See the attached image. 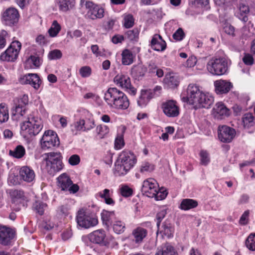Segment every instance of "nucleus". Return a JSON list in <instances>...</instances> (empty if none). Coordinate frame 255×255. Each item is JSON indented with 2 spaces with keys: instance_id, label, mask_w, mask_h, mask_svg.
Here are the masks:
<instances>
[{
  "instance_id": "f704fd0d",
  "label": "nucleus",
  "mask_w": 255,
  "mask_h": 255,
  "mask_svg": "<svg viewBox=\"0 0 255 255\" xmlns=\"http://www.w3.org/2000/svg\"><path fill=\"white\" fill-rule=\"evenodd\" d=\"M26 113L25 108L15 104L14 109L12 111V118L16 120H19Z\"/></svg>"
},
{
  "instance_id": "bb28decb",
  "label": "nucleus",
  "mask_w": 255,
  "mask_h": 255,
  "mask_svg": "<svg viewBox=\"0 0 255 255\" xmlns=\"http://www.w3.org/2000/svg\"><path fill=\"white\" fill-rule=\"evenodd\" d=\"M10 195L13 204H24V201L26 200V197L23 191L18 190H11L10 191Z\"/></svg>"
},
{
  "instance_id": "4d7b16f0",
  "label": "nucleus",
  "mask_w": 255,
  "mask_h": 255,
  "mask_svg": "<svg viewBox=\"0 0 255 255\" xmlns=\"http://www.w3.org/2000/svg\"><path fill=\"white\" fill-rule=\"evenodd\" d=\"M167 195V192L166 190L159 189L158 187V190L155 191V196H154L153 198H154L156 200H162L165 198Z\"/></svg>"
},
{
  "instance_id": "ea45409f",
  "label": "nucleus",
  "mask_w": 255,
  "mask_h": 255,
  "mask_svg": "<svg viewBox=\"0 0 255 255\" xmlns=\"http://www.w3.org/2000/svg\"><path fill=\"white\" fill-rule=\"evenodd\" d=\"M97 137L102 139L104 138L109 132V128L107 126L100 125L96 129Z\"/></svg>"
},
{
  "instance_id": "a211bd4d",
  "label": "nucleus",
  "mask_w": 255,
  "mask_h": 255,
  "mask_svg": "<svg viewBox=\"0 0 255 255\" xmlns=\"http://www.w3.org/2000/svg\"><path fill=\"white\" fill-rule=\"evenodd\" d=\"M250 12L249 6L246 1L240 0L237 6L236 15L240 20L244 22L248 20Z\"/></svg>"
},
{
  "instance_id": "f3484780",
  "label": "nucleus",
  "mask_w": 255,
  "mask_h": 255,
  "mask_svg": "<svg viewBox=\"0 0 255 255\" xmlns=\"http://www.w3.org/2000/svg\"><path fill=\"white\" fill-rule=\"evenodd\" d=\"M19 82L22 84H30L35 90L40 88L41 81L37 74L29 73L20 77Z\"/></svg>"
},
{
  "instance_id": "9b49d317",
  "label": "nucleus",
  "mask_w": 255,
  "mask_h": 255,
  "mask_svg": "<svg viewBox=\"0 0 255 255\" xmlns=\"http://www.w3.org/2000/svg\"><path fill=\"white\" fill-rule=\"evenodd\" d=\"M203 93L199 86L196 84H190L187 89V99L189 103L194 105L195 108H198Z\"/></svg>"
},
{
  "instance_id": "6ab92c4d",
  "label": "nucleus",
  "mask_w": 255,
  "mask_h": 255,
  "mask_svg": "<svg viewBox=\"0 0 255 255\" xmlns=\"http://www.w3.org/2000/svg\"><path fill=\"white\" fill-rule=\"evenodd\" d=\"M215 90L219 95L227 94L233 88V84L227 80H218L214 82Z\"/></svg>"
},
{
  "instance_id": "7c9ffc66",
  "label": "nucleus",
  "mask_w": 255,
  "mask_h": 255,
  "mask_svg": "<svg viewBox=\"0 0 255 255\" xmlns=\"http://www.w3.org/2000/svg\"><path fill=\"white\" fill-rule=\"evenodd\" d=\"M164 83L170 88L176 87L179 84L177 77L173 73L167 74L164 79Z\"/></svg>"
},
{
  "instance_id": "e433bc0d",
  "label": "nucleus",
  "mask_w": 255,
  "mask_h": 255,
  "mask_svg": "<svg viewBox=\"0 0 255 255\" xmlns=\"http://www.w3.org/2000/svg\"><path fill=\"white\" fill-rule=\"evenodd\" d=\"M122 62L123 65H129L133 62V56L132 52L128 50L125 49L122 53Z\"/></svg>"
},
{
  "instance_id": "20e7f679",
  "label": "nucleus",
  "mask_w": 255,
  "mask_h": 255,
  "mask_svg": "<svg viewBox=\"0 0 255 255\" xmlns=\"http://www.w3.org/2000/svg\"><path fill=\"white\" fill-rule=\"evenodd\" d=\"M45 169L49 174L54 176L63 168L62 156L60 152H49L44 154Z\"/></svg>"
},
{
  "instance_id": "a878e982",
  "label": "nucleus",
  "mask_w": 255,
  "mask_h": 255,
  "mask_svg": "<svg viewBox=\"0 0 255 255\" xmlns=\"http://www.w3.org/2000/svg\"><path fill=\"white\" fill-rule=\"evenodd\" d=\"M21 179L27 182H32L35 178V173L32 169L27 166H22L19 170Z\"/></svg>"
},
{
  "instance_id": "4c0bfd02",
  "label": "nucleus",
  "mask_w": 255,
  "mask_h": 255,
  "mask_svg": "<svg viewBox=\"0 0 255 255\" xmlns=\"http://www.w3.org/2000/svg\"><path fill=\"white\" fill-rule=\"evenodd\" d=\"M9 118L8 109L7 105L4 103L0 104V122H6Z\"/></svg>"
},
{
  "instance_id": "e2e57ef3",
  "label": "nucleus",
  "mask_w": 255,
  "mask_h": 255,
  "mask_svg": "<svg viewBox=\"0 0 255 255\" xmlns=\"http://www.w3.org/2000/svg\"><path fill=\"white\" fill-rule=\"evenodd\" d=\"M80 158L77 154L72 155L68 160L69 163L71 165H76L80 163Z\"/></svg>"
},
{
  "instance_id": "412c9836",
  "label": "nucleus",
  "mask_w": 255,
  "mask_h": 255,
  "mask_svg": "<svg viewBox=\"0 0 255 255\" xmlns=\"http://www.w3.org/2000/svg\"><path fill=\"white\" fill-rule=\"evenodd\" d=\"M13 230L5 226H0V244L8 245L14 238Z\"/></svg>"
},
{
  "instance_id": "aec40b11",
  "label": "nucleus",
  "mask_w": 255,
  "mask_h": 255,
  "mask_svg": "<svg viewBox=\"0 0 255 255\" xmlns=\"http://www.w3.org/2000/svg\"><path fill=\"white\" fill-rule=\"evenodd\" d=\"M106 237V233L102 229L96 230L89 235V239L91 242L102 246H108Z\"/></svg>"
},
{
  "instance_id": "a19ab883",
  "label": "nucleus",
  "mask_w": 255,
  "mask_h": 255,
  "mask_svg": "<svg viewBox=\"0 0 255 255\" xmlns=\"http://www.w3.org/2000/svg\"><path fill=\"white\" fill-rule=\"evenodd\" d=\"M244 127L249 128L254 124V117L251 113L245 114L242 118Z\"/></svg>"
},
{
  "instance_id": "0eeeda50",
  "label": "nucleus",
  "mask_w": 255,
  "mask_h": 255,
  "mask_svg": "<svg viewBox=\"0 0 255 255\" xmlns=\"http://www.w3.org/2000/svg\"><path fill=\"white\" fill-rule=\"evenodd\" d=\"M76 221L79 226L86 229L94 227L98 223L97 217L95 215L86 212L83 209L78 211Z\"/></svg>"
},
{
  "instance_id": "473e14b6",
  "label": "nucleus",
  "mask_w": 255,
  "mask_h": 255,
  "mask_svg": "<svg viewBox=\"0 0 255 255\" xmlns=\"http://www.w3.org/2000/svg\"><path fill=\"white\" fill-rule=\"evenodd\" d=\"M147 234V231L145 229L140 227L137 228L132 232L134 237L133 240L136 243H140L145 238Z\"/></svg>"
},
{
  "instance_id": "774afa93",
  "label": "nucleus",
  "mask_w": 255,
  "mask_h": 255,
  "mask_svg": "<svg viewBox=\"0 0 255 255\" xmlns=\"http://www.w3.org/2000/svg\"><path fill=\"white\" fill-rule=\"evenodd\" d=\"M166 214V211L165 209L161 210L160 212H159L156 215V219L157 220V226H158L161 220L164 218Z\"/></svg>"
},
{
  "instance_id": "72a5a7b5",
  "label": "nucleus",
  "mask_w": 255,
  "mask_h": 255,
  "mask_svg": "<svg viewBox=\"0 0 255 255\" xmlns=\"http://www.w3.org/2000/svg\"><path fill=\"white\" fill-rule=\"evenodd\" d=\"M198 205V202L195 200L184 199L181 201L180 208L183 210H188L196 208Z\"/></svg>"
},
{
  "instance_id": "603ef678",
  "label": "nucleus",
  "mask_w": 255,
  "mask_h": 255,
  "mask_svg": "<svg viewBox=\"0 0 255 255\" xmlns=\"http://www.w3.org/2000/svg\"><path fill=\"white\" fill-rule=\"evenodd\" d=\"M79 73L82 78L89 77L92 74V69L88 66H83L79 69Z\"/></svg>"
},
{
  "instance_id": "6e6d98bb",
  "label": "nucleus",
  "mask_w": 255,
  "mask_h": 255,
  "mask_svg": "<svg viewBox=\"0 0 255 255\" xmlns=\"http://www.w3.org/2000/svg\"><path fill=\"white\" fill-rule=\"evenodd\" d=\"M62 53L60 50L55 49L50 51L48 57L50 60L58 59L61 58Z\"/></svg>"
},
{
  "instance_id": "b1692460",
  "label": "nucleus",
  "mask_w": 255,
  "mask_h": 255,
  "mask_svg": "<svg viewBox=\"0 0 255 255\" xmlns=\"http://www.w3.org/2000/svg\"><path fill=\"white\" fill-rule=\"evenodd\" d=\"M154 94V92L150 89L142 90L137 100L138 105L141 108L145 107L153 98Z\"/></svg>"
},
{
  "instance_id": "6e6552de",
  "label": "nucleus",
  "mask_w": 255,
  "mask_h": 255,
  "mask_svg": "<svg viewBox=\"0 0 255 255\" xmlns=\"http://www.w3.org/2000/svg\"><path fill=\"white\" fill-rule=\"evenodd\" d=\"M21 47V43L18 41L12 42L7 49L0 55V60L7 62L14 61L18 57Z\"/></svg>"
},
{
  "instance_id": "5fc2aeb1",
  "label": "nucleus",
  "mask_w": 255,
  "mask_h": 255,
  "mask_svg": "<svg viewBox=\"0 0 255 255\" xmlns=\"http://www.w3.org/2000/svg\"><path fill=\"white\" fill-rule=\"evenodd\" d=\"M132 189L127 185H122L120 188V193L124 197H128L130 196L132 194Z\"/></svg>"
},
{
  "instance_id": "49530a36",
  "label": "nucleus",
  "mask_w": 255,
  "mask_h": 255,
  "mask_svg": "<svg viewBox=\"0 0 255 255\" xmlns=\"http://www.w3.org/2000/svg\"><path fill=\"white\" fill-rule=\"evenodd\" d=\"M246 247L251 251H255V233L251 234L246 241Z\"/></svg>"
},
{
  "instance_id": "f03ea898",
  "label": "nucleus",
  "mask_w": 255,
  "mask_h": 255,
  "mask_svg": "<svg viewBox=\"0 0 255 255\" xmlns=\"http://www.w3.org/2000/svg\"><path fill=\"white\" fill-rule=\"evenodd\" d=\"M136 158L133 152L124 150L119 155L115 163V174L118 176L126 174L136 163Z\"/></svg>"
},
{
  "instance_id": "69168bd1",
  "label": "nucleus",
  "mask_w": 255,
  "mask_h": 255,
  "mask_svg": "<svg viewBox=\"0 0 255 255\" xmlns=\"http://www.w3.org/2000/svg\"><path fill=\"white\" fill-rule=\"evenodd\" d=\"M224 31L228 34L235 36V28L234 27L229 24H227L224 27Z\"/></svg>"
},
{
  "instance_id": "7ed1b4c3",
  "label": "nucleus",
  "mask_w": 255,
  "mask_h": 255,
  "mask_svg": "<svg viewBox=\"0 0 255 255\" xmlns=\"http://www.w3.org/2000/svg\"><path fill=\"white\" fill-rule=\"evenodd\" d=\"M21 134L24 137H31L37 135L43 128L41 120L30 114L20 125Z\"/></svg>"
},
{
  "instance_id": "423d86ee",
  "label": "nucleus",
  "mask_w": 255,
  "mask_h": 255,
  "mask_svg": "<svg viewBox=\"0 0 255 255\" xmlns=\"http://www.w3.org/2000/svg\"><path fill=\"white\" fill-rule=\"evenodd\" d=\"M80 5L87 9L86 15L91 19L102 18L104 16V9L101 6L87 0H81Z\"/></svg>"
},
{
  "instance_id": "39448f33",
  "label": "nucleus",
  "mask_w": 255,
  "mask_h": 255,
  "mask_svg": "<svg viewBox=\"0 0 255 255\" xmlns=\"http://www.w3.org/2000/svg\"><path fill=\"white\" fill-rule=\"evenodd\" d=\"M207 68L213 75L221 76L226 73L228 70V61L223 57H215L208 62Z\"/></svg>"
},
{
  "instance_id": "5701e85b",
  "label": "nucleus",
  "mask_w": 255,
  "mask_h": 255,
  "mask_svg": "<svg viewBox=\"0 0 255 255\" xmlns=\"http://www.w3.org/2000/svg\"><path fill=\"white\" fill-rule=\"evenodd\" d=\"M157 227V234H159L162 237H165L168 238L173 237L174 229L169 221L166 220L162 223L161 227L159 225Z\"/></svg>"
},
{
  "instance_id": "4468645a",
  "label": "nucleus",
  "mask_w": 255,
  "mask_h": 255,
  "mask_svg": "<svg viewBox=\"0 0 255 255\" xmlns=\"http://www.w3.org/2000/svg\"><path fill=\"white\" fill-rule=\"evenodd\" d=\"M236 131L233 128L226 126L219 127L218 137L223 142H230L234 137Z\"/></svg>"
},
{
  "instance_id": "09e8293b",
  "label": "nucleus",
  "mask_w": 255,
  "mask_h": 255,
  "mask_svg": "<svg viewBox=\"0 0 255 255\" xmlns=\"http://www.w3.org/2000/svg\"><path fill=\"white\" fill-rule=\"evenodd\" d=\"M139 31L137 28L129 30L126 33V36L130 40H137L138 38Z\"/></svg>"
},
{
  "instance_id": "c9c22d12",
  "label": "nucleus",
  "mask_w": 255,
  "mask_h": 255,
  "mask_svg": "<svg viewBox=\"0 0 255 255\" xmlns=\"http://www.w3.org/2000/svg\"><path fill=\"white\" fill-rule=\"evenodd\" d=\"M9 154L14 158L20 159L22 158L25 154V149L22 145H19L16 146L13 150H10Z\"/></svg>"
},
{
  "instance_id": "680f3d73",
  "label": "nucleus",
  "mask_w": 255,
  "mask_h": 255,
  "mask_svg": "<svg viewBox=\"0 0 255 255\" xmlns=\"http://www.w3.org/2000/svg\"><path fill=\"white\" fill-rule=\"evenodd\" d=\"M28 96L24 95L20 98L17 99L16 101H15V104L25 107V106L28 104Z\"/></svg>"
},
{
  "instance_id": "2eb2a0df",
  "label": "nucleus",
  "mask_w": 255,
  "mask_h": 255,
  "mask_svg": "<svg viewBox=\"0 0 255 255\" xmlns=\"http://www.w3.org/2000/svg\"><path fill=\"white\" fill-rule=\"evenodd\" d=\"M162 108L165 115L168 117H176L179 114V108L175 101L169 100L163 103Z\"/></svg>"
},
{
  "instance_id": "dca6fc26",
  "label": "nucleus",
  "mask_w": 255,
  "mask_h": 255,
  "mask_svg": "<svg viewBox=\"0 0 255 255\" xmlns=\"http://www.w3.org/2000/svg\"><path fill=\"white\" fill-rule=\"evenodd\" d=\"M18 10L14 7H9L3 12L2 17L6 25L11 26L16 23L19 19Z\"/></svg>"
},
{
  "instance_id": "0e129e2a",
  "label": "nucleus",
  "mask_w": 255,
  "mask_h": 255,
  "mask_svg": "<svg viewBox=\"0 0 255 255\" xmlns=\"http://www.w3.org/2000/svg\"><path fill=\"white\" fill-rule=\"evenodd\" d=\"M249 216V211H246L242 215L239 223L241 225H245L248 223V219Z\"/></svg>"
},
{
  "instance_id": "864d4df0",
  "label": "nucleus",
  "mask_w": 255,
  "mask_h": 255,
  "mask_svg": "<svg viewBox=\"0 0 255 255\" xmlns=\"http://www.w3.org/2000/svg\"><path fill=\"white\" fill-rule=\"evenodd\" d=\"M125 145V142L123 134L118 135L115 140V148L119 150Z\"/></svg>"
},
{
  "instance_id": "c85d7f7f",
  "label": "nucleus",
  "mask_w": 255,
  "mask_h": 255,
  "mask_svg": "<svg viewBox=\"0 0 255 255\" xmlns=\"http://www.w3.org/2000/svg\"><path fill=\"white\" fill-rule=\"evenodd\" d=\"M155 255H177V253L171 245L166 243L158 248Z\"/></svg>"
},
{
  "instance_id": "1a4fd4ad",
  "label": "nucleus",
  "mask_w": 255,
  "mask_h": 255,
  "mask_svg": "<svg viewBox=\"0 0 255 255\" xmlns=\"http://www.w3.org/2000/svg\"><path fill=\"white\" fill-rule=\"evenodd\" d=\"M59 144V138L54 131L48 130L44 132L40 140L41 147L42 149H51Z\"/></svg>"
},
{
  "instance_id": "c03bdc74",
  "label": "nucleus",
  "mask_w": 255,
  "mask_h": 255,
  "mask_svg": "<svg viewBox=\"0 0 255 255\" xmlns=\"http://www.w3.org/2000/svg\"><path fill=\"white\" fill-rule=\"evenodd\" d=\"M61 30V26L56 20H54L51 26L48 30V33L51 37H55Z\"/></svg>"
},
{
  "instance_id": "cd10ccee",
  "label": "nucleus",
  "mask_w": 255,
  "mask_h": 255,
  "mask_svg": "<svg viewBox=\"0 0 255 255\" xmlns=\"http://www.w3.org/2000/svg\"><path fill=\"white\" fill-rule=\"evenodd\" d=\"M198 108H209L214 102V97L209 93H203Z\"/></svg>"
},
{
  "instance_id": "c756f323",
  "label": "nucleus",
  "mask_w": 255,
  "mask_h": 255,
  "mask_svg": "<svg viewBox=\"0 0 255 255\" xmlns=\"http://www.w3.org/2000/svg\"><path fill=\"white\" fill-rule=\"evenodd\" d=\"M101 215L103 225L106 228H109L112 225V221L115 218L114 212L103 210Z\"/></svg>"
},
{
  "instance_id": "f257e3e1",
  "label": "nucleus",
  "mask_w": 255,
  "mask_h": 255,
  "mask_svg": "<svg viewBox=\"0 0 255 255\" xmlns=\"http://www.w3.org/2000/svg\"><path fill=\"white\" fill-rule=\"evenodd\" d=\"M104 100L110 108L126 110L129 102L126 94L117 88H110L104 95Z\"/></svg>"
},
{
  "instance_id": "3c124183",
  "label": "nucleus",
  "mask_w": 255,
  "mask_h": 255,
  "mask_svg": "<svg viewBox=\"0 0 255 255\" xmlns=\"http://www.w3.org/2000/svg\"><path fill=\"white\" fill-rule=\"evenodd\" d=\"M200 162L202 165H207L210 162L208 152L206 150H201L200 152Z\"/></svg>"
},
{
  "instance_id": "a18cd8bd",
  "label": "nucleus",
  "mask_w": 255,
  "mask_h": 255,
  "mask_svg": "<svg viewBox=\"0 0 255 255\" xmlns=\"http://www.w3.org/2000/svg\"><path fill=\"white\" fill-rule=\"evenodd\" d=\"M59 9L63 11L68 10L72 7V1L70 0H56Z\"/></svg>"
},
{
  "instance_id": "338daca9",
  "label": "nucleus",
  "mask_w": 255,
  "mask_h": 255,
  "mask_svg": "<svg viewBox=\"0 0 255 255\" xmlns=\"http://www.w3.org/2000/svg\"><path fill=\"white\" fill-rule=\"evenodd\" d=\"M243 61L245 64L248 65H251L254 63L253 57L251 55L249 54H246L244 56L243 58Z\"/></svg>"
},
{
  "instance_id": "4be33fe9",
  "label": "nucleus",
  "mask_w": 255,
  "mask_h": 255,
  "mask_svg": "<svg viewBox=\"0 0 255 255\" xmlns=\"http://www.w3.org/2000/svg\"><path fill=\"white\" fill-rule=\"evenodd\" d=\"M212 114L215 118L222 119L230 115V110L222 102L216 104L212 110Z\"/></svg>"
},
{
  "instance_id": "052dcab7",
  "label": "nucleus",
  "mask_w": 255,
  "mask_h": 255,
  "mask_svg": "<svg viewBox=\"0 0 255 255\" xmlns=\"http://www.w3.org/2000/svg\"><path fill=\"white\" fill-rule=\"evenodd\" d=\"M185 36L184 32L181 28H179L173 34V38L177 41L182 40Z\"/></svg>"
},
{
  "instance_id": "79ce46f5",
  "label": "nucleus",
  "mask_w": 255,
  "mask_h": 255,
  "mask_svg": "<svg viewBox=\"0 0 255 255\" xmlns=\"http://www.w3.org/2000/svg\"><path fill=\"white\" fill-rule=\"evenodd\" d=\"M47 205L40 201H36L33 205L34 210L40 215H42L47 209Z\"/></svg>"
},
{
  "instance_id": "37998d69",
  "label": "nucleus",
  "mask_w": 255,
  "mask_h": 255,
  "mask_svg": "<svg viewBox=\"0 0 255 255\" xmlns=\"http://www.w3.org/2000/svg\"><path fill=\"white\" fill-rule=\"evenodd\" d=\"M134 19L131 14H125L124 15L123 25L127 28H129L133 26Z\"/></svg>"
},
{
  "instance_id": "58836bf2",
  "label": "nucleus",
  "mask_w": 255,
  "mask_h": 255,
  "mask_svg": "<svg viewBox=\"0 0 255 255\" xmlns=\"http://www.w3.org/2000/svg\"><path fill=\"white\" fill-rule=\"evenodd\" d=\"M112 225L114 232L117 234L123 233L125 230L126 225L124 222L121 220L115 221Z\"/></svg>"
},
{
  "instance_id": "13d9d810",
  "label": "nucleus",
  "mask_w": 255,
  "mask_h": 255,
  "mask_svg": "<svg viewBox=\"0 0 255 255\" xmlns=\"http://www.w3.org/2000/svg\"><path fill=\"white\" fill-rule=\"evenodd\" d=\"M154 169V166L148 163V162H144L143 163L140 168V171L142 173H144L145 172H151Z\"/></svg>"
},
{
  "instance_id": "ddd939ff",
  "label": "nucleus",
  "mask_w": 255,
  "mask_h": 255,
  "mask_svg": "<svg viewBox=\"0 0 255 255\" xmlns=\"http://www.w3.org/2000/svg\"><path fill=\"white\" fill-rule=\"evenodd\" d=\"M158 187L156 181L153 178H149L143 182L142 191L146 196L153 198L155 191L158 190Z\"/></svg>"
},
{
  "instance_id": "2f4dec72",
  "label": "nucleus",
  "mask_w": 255,
  "mask_h": 255,
  "mask_svg": "<svg viewBox=\"0 0 255 255\" xmlns=\"http://www.w3.org/2000/svg\"><path fill=\"white\" fill-rule=\"evenodd\" d=\"M146 68L142 64L133 66L131 70V74L135 79H139L144 75L146 72Z\"/></svg>"
},
{
  "instance_id": "393cba45",
  "label": "nucleus",
  "mask_w": 255,
  "mask_h": 255,
  "mask_svg": "<svg viewBox=\"0 0 255 255\" xmlns=\"http://www.w3.org/2000/svg\"><path fill=\"white\" fill-rule=\"evenodd\" d=\"M150 45L151 48L158 51H163L166 47V43L162 39L161 36L159 34H154L151 40Z\"/></svg>"
},
{
  "instance_id": "de8ad7c7",
  "label": "nucleus",
  "mask_w": 255,
  "mask_h": 255,
  "mask_svg": "<svg viewBox=\"0 0 255 255\" xmlns=\"http://www.w3.org/2000/svg\"><path fill=\"white\" fill-rule=\"evenodd\" d=\"M32 64L33 66L38 67L41 64L40 59L36 56H31L26 60L25 62L26 66L28 67V65Z\"/></svg>"
},
{
  "instance_id": "8fccbe9b",
  "label": "nucleus",
  "mask_w": 255,
  "mask_h": 255,
  "mask_svg": "<svg viewBox=\"0 0 255 255\" xmlns=\"http://www.w3.org/2000/svg\"><path fill=\"white\" fill-rule=\"evenodd\" d=\"M9 37L7 32L4 30L0 31V49L3 48L6 45V40Z\"/></svg>"
},
{
  "instance_id": "9d476101",
  "label": "nucleus",
  "mask_w": 255,
  "mask_h": 255,
  "mask_svg": "<svg viewBox=\"0 0 255 255\" xmlns=\"http://www.w3.org/2000/svg\"><path fill=\"white\" fill-rule=\"evenodd\" d=\"M58 186L63 191H68L70 193L74 194L79 189V186L73 184L69 176L66 173H63L57 178Z\"/></svg>"
},
{
  "instance_id": "f8f14e48",
  "label": "nucleus",
  "mask_w": 255,
  "mask_h": 255,
  "mask_svg": "<svg viewBox=\"0 0 255 255\" xmlns=\"http://www.w3.org/2000/svg\"><path fill=\"white\" fill-rule=\"evenodd\" d=\"M114 81L118 86L125 90L130 94L134 95L136 94V90L132 86L130 79L127 75L118 74L114 78Z\"/></svg>"
},
{
  "instance_id": "bf43d9fd",
  "label": "nucleus",
  "mask_w": 255,
  "mask_h": 255,
  "mask_svg": "<svg viewBox=\"0 0 255 255\" xmlns=\"http://www.w3.org/2000/svg\"><path fill=\"white\" fill-rule=\"evenodd\" d=\"M95 127V122L93 119H86L84 120V126L83 131L91 130Z\"/></svg>"
}]
</instances>
